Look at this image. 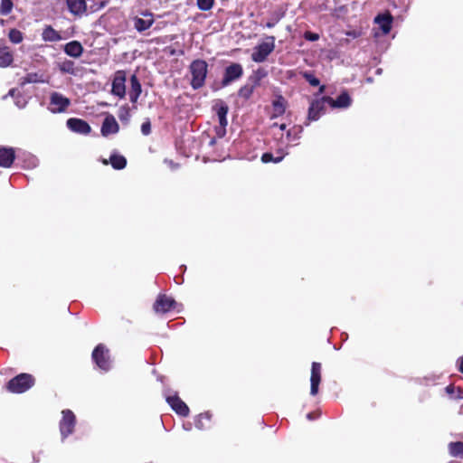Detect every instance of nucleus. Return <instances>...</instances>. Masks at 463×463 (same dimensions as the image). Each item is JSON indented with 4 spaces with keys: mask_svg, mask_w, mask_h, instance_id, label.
<instances>
[{
    "mask_svg": "<svg viewBox=\"0 0 463 463\" xmlns=\"http://www.w3.org/2000/svg\"><path fill=\"white\" fill-rule=\"evenodd\" d=\"M35 384L33 375L22 373L10 379L6 383V390L12 393H24Z\"/></svg>",
    "mask_w": 463,
    "mask_h": 463,
    "instance_id": "f257e3e1",
    "label": "nucleus"
},
{
    "mask_svg": "<svg viewBox=\"0 0 463 463\" xmlns=\"http://www.w3.org/2000/svg\"><path fill=\"white\" fill-rule=\"evenodd\" d=\"M208 64L204 60L196 59L190 64V71L192 74L191 87L196 90L201 89L205 82L208 72Z\"/></svg>",
    "mask_w": 463,
    "mask_h": 463,
    "instance_id": "f03ea898",
    "label": "nucleus"
},
{
    "mask_svg": "<svg viewBox=\"0 0 463 463\" xmlns=\"http://www.w3.org/2000/svg\"><path fill=\"white\" fill-rule=\"evenodd\" d=\"M243 75V67L241 63L232 62L224 68L223 76L219 83L214 84L212 89L217 91L225 88L232 82L240 80Z\"/></svg>",
    "mask_w": 463,
    "mask_h": 463,
    "instance_id": "7ed1b4c3",
    "label": "nucleus"
},
{
    "mask_svg": "<svg viewBox=\"0 0 463 463\" xmlns=\"http://www.w3.org/2000/svg\"><path fill=\"white\" fill-rule=\"evenodd\" d=\"M213 110L216 112L219 119V126L215 127V133L219 138L226 135V127L228 125L227 114L229 107L222 99H216L213 105Z\"/></svg>",
    "mask_w": 463,
    "mask_h": 463,
    "instance_id": "20e7f679",
    "label": "nucleus"
},
{
    "mask_svg": "<svg viewBox=\"0 0 463 463\" xmlns=\"http://www.w3.org/2000/svg\"><path fill=\"white\" fill-rule=\"evenodd\" d=\"M275 36H267L266 41L259 43L253 49L251 60L255 62H263L275 49Z\"/></svg>",
    "mask_w": 463,
    "mask_h": 463,
    "instance_id": "39448f33",
    "label": "nucleus"
},
{
    "mask_svg": "<svg viewBox=\"0 0 463 463\" xmlns=\"http://www.w3.org/2000/svg\"><path fill=\"white\" fill-rule=\"evenodd\" d=\"M93 363L102 371L109 372L111 369L109 350L103 344H99L92 351Z\"/></svg>",
    "mask_w": 463,
    "mask_h": 463,
    "instance_id": "423d86ee",
    "label": "nucleus"
},
{
    "mask_svg": "<svg viewBox=\"0 0 463 463\" xmlns=\"http://www.w3.org/2000/svg\"><path fill=\"white\" fill-rule=\"evenodd\" d=\"M62 418L59 423V429L62 439H66L69 435L72 434L75 425L76 417L74 413L67 409L62 411Z\"/></svg>",
    "mask_w": 463,
    "mask_h": 463,
    "instance_id": "0eeeda50",
    "label": "nucleus"
},
{
    "mask_svg": "<svg viewBox=\"0 0 463 463\" xmlns=\"http://www.w3.org/2000/svg\"><path fill=\"white\" fill-rule=\"evenodd\" d=\"M71 105V99L60 92L54 91L50 96V107L48 109L53 113H62Z\"/></svg>",
    "mask_w": 463,
    "mask_h": 463,
    "instance_id": "6e6552de",
    "label": "nucleus"
},
{
    "mask_svg": "<svg viewBox=\"0 0 463 463\" xmlns=\"http://www.w3.org/2000/svg\"><path fill=\"white\" fill-rule=\"evenodd\" d=\"M326 96H322L320 98H317L310 102L308 112H307V121H317L320 118L321 115L325 113L326 101L325 100Z\"/></svg>",
    "mask_w": 463,
    "mask_h": 463,
    "instance_id": "1a4fd4ad",
    "label": "nucleus"
},
{
    "mask_svg": "<svg viewBox=\"0 0 463 463\" xmlns=\"http://www.w3.org/2000/svg\"><path fill=\"white\" fill-rule=\"evenodd\" d=\"M177 302L165 294H159L153 305L155 312L165 314L175 308Z\"/></svg>",
    "mask_w": 463,
    "mask_h": 463,
    "instance_id": "9d476101",
    "label": "nucleus"
},
{
    "mask_svg": "<svg viewBox=\"0 0 463 463\" xmlns=\"http://www.w3.org/2000/svg\"><path fill=\"white\" fill-rule=\"evenodd\" d=\"M126 72L124 71H117L112 80L111 94L123 99L126 96Z\"/></svg>",
    "mask_w": 463,
    "mask_h": 463,
    "instance_id": "9b49d317",
    "label": "nucleus"
},
{
    "mask_svg": "<svg viewBox=\"0 0 463 463\" xmlns=\"http://www.w3.org/2000/svg\"><path fill=\"white\" fill-rule=\"evenodd\" d=\"M66 126L71 132L77 134L89 135L91 132V127L82 118H70L66 121Z\"/></svg>",
    "mask_w": 463,
    "mask_h": 463,
    "instance_id": "f8f14e48",
    "label": "nucleus"
},
{
    "mask_svg": "<svg viewBox=\"0 0 463 463\" xmlns=\"http://www.w3.org/2000/svg\"><path fill=\"white\" fill-rule=\"evenodd\" d=\"M325 100L332 109H347L352 104V98L347 90H343L336 99L326 96Z\"/></svg>",
    "mask_w": 463,
    "mask_h": 463,
    "instance_id": "ddd939ff",
    "label": "nucleus"
},
{
    "mask_svg": "<svg viewBox=\"0 0 463 463\" xmlns=\"http://www.w3.org/2000/svg\"><path fill=\"white\" fill-rule=\"evenodd\" d=\"M15 160L17 165L24 169H33L39 164V160L34 155L23 150H18Z\"/></svg>",
    "mask_w": 463,
    "mask_h": 463,
    "instance_id": "4468645a",
    "label": "nucleus"
},
{
    "mask_svg": "<svg viewBox=\"0 0 463 463\" xmlns=\"http://www.w3.org/2000/svg\"><path fill=\"white\" fill-rule=\"evenodd\" d=\"M166 402L177 415L181 417H187L189 415V407L177 394L166 397Z\"/></svg>",
    "mask_w": 463,
    "mask_h": 463,
    "instance_id": "2eb2a0df",
    "label": "nucleus"
},
{
    "mask_svg": "<svg viewBox=\"0 0 463 463\" xmlns=\"http://www.w3.org/2000/svg\"><path fill=\"white\" fill-rule=\"evenodd\" d=\"M321 382V364L313 362L311 364V376H310V394L315 396L319 390Z\"/></svg>",
    "mask_w": 463,
    "mask_h": 463,
    "instance_id": "dca6fc26",
    "label": "nucleus"
},
{
    "mask_svg": "<svg viewBox=\"0 0 463 463\" xmlns=\"http://www.w3.org/2000/svg\"><path fill=\"white\" fill-rule=\"evenodd\" d=\"M392 22L393 16L388 11L385 13L378 14L374 17V23L379 25V28L381 29L383 35H386L391 32Z\"/></svg>",
    "mask_w": 463,
    "mask_h": 463,
    "instance_id": "f3484780",
    "label": "nucleus"
},
{
    "mask_svg": "<svg viewBox=\"0 0 463 463\" xmlns=\"http://www.w3.org/2000/svg\"><path fill=\"white\" fill-rule=\"evenodd\" d=\"M119 131V126L115 118V117L111 114H107L105 117L101 128L100 133L103 137H108L111 134H117Z\"/></svg>",
    "mask_w": 463,
    "mask_h": 463,
    "instance_id": "a211bd4d",
    "label": "nucleus"
},
{
    "mask_svg": "<svg viewBox=\"0 0 463 463\" xmlns=\"http://www.w3.org/2000/svg\"><path fill=\"white\" fill-rule=\"evenodd\" d=\"M15 150L10 146H0V166L9 168L15 161Z\"/></svg>",
    "mask_w": 463,
    "mask_h": 463,
    "instance_id": "6ab92c4d",
    "label": "nucleus"
},
{
    "mask_svg": "<svg viewBox=\"0 0 463 463\" xmlns=\"http://www.w3.org/2000/svg\"><path fill=\"white\" fill-rule=\"evenodd\" d=\"M66 5L69 12L75 16L80 17L87 12L85 0H66Z\"/></svg>",
    "mask_w": 463,
    "mask_h": 463,
    "instance_id": "aec40b11",
    "label": "nucleus"
},
{
    "mask_svg": "<svg viewBox=\"0 0 463 463\" xmlns=\"http://www.w3.org/2000/svg\"><path fill=\"white\" fill-rule=\"evenodd\" d=\"M271 105L273 113L270 118L273 119L285 114L288 101L281 94H278L276 95L275 99L272 100Z\"/></svg>",
    "mask_w": 463,
    "mask_h": 463,
    "instance_id": "412c9836",
    "label": "nucleus"
},
{
    "mask_svg": "<svg viewBox=\"0 0 463 463\" xmlns=\"http://www.w3.org/2000/svg\"><path fill=\"white\" fill-rule=\"evenodd\" d=\"M63 52L66 55L77 59L83 54L84 48L79 41L73 40L63 46Z\"/></svg>",
    "mask_w": 463,
    "mask_h": 463,
    "instance_id": "4be33fe9",
    "label": "nucleus"
},
{
    "mask_svg": "<svg viewBox=\"0 0 463 463\" xmlns=\"http://www.w3.org/2000/svg\"><path fill=\"white\" fill-rule=\"evenodd\" d=\"M142 92V86L140 80L136 73L132 74L130 77V90H129V99L132 103H136Z\"/></svg>",
    "mask_w": 463,
    "mask_h": 463,
    "instance_id": "5701e85b",
    "label": "nucleus"
},
{
    "mask_svg": "<svg viewBox=\"0 0 463 463\" xmlns=\"http://www.w3.org/2000/svg\"><path fill=\"white\" fill-rule=\"evenodd\" d=\"M267 75L268 72L265 69L258 68L257 70H254L252 73L248 77L246 83L256 89L260 85L261 80Z\"/></svg>",
    "mask_w": 463,
    "mask_h": 463,
    "instance_id": "b1692460",
    "label": "nucleus"
},
{
    "mask_svg": "<svg viewBox=\"0 0 463 463\" xmlns=\"http://www.w3.org/2000/svg\"><path fill=\"white\" fill-rule=\"evenodd\" d=\"M288 152H284V149L279 148L277 150V156H275L271 152H265L261 156V162L264 164L268 163H279L281 162Z\"/></svg>",
    "mask_w": 463,
    "mask_h": 463,
    "instance_id": "393cba45",
    "label": "nucleus"
},
{
    "mask_svg": "<svg viewBox=\"0 0 463 463\" xmlns=\"http://www.w3.org/2000/svg\"><path fill=\"white\" fill-rule=\"evenodd\" d=\"M42 38L44 42H58L61 41V35L52 25H46L42 33Z\"/></svg>",
    "mask_w": 463,
    "mask_h": 463,
    "instance_id": "a878e982",
    "label": "nucleus"
},
{
    "mask_svg": "<svg viewBox=\"0 0 463 463\" xmlns=\"http://www.w3.org/2000/svg\"><path fill=\"white\" fill-rule=\"evenodd\" d=\"M109 163L115 170H122L127 166V158L114 151L109 156Z\"/></svg>",
    "mask_w": 463,
    "mask_h": 463,
    "instance_id": "bb28decb",
    "label": "nucleus"
},
{
    "mask_svg": "<svg viewBox=\"0 0 463 463\" xmlns=\"http://www.w3.org/2000/svg\"><path fill=\"white\" fill-rule=\"evenodd\" d=\"M14 61V55L7 46L0 47V68H6Z\"/></svg>",
    "mask_w": 463,
    "mask_h": 463,
    "instance_id": "cd10ccee",
    "label": "nucleus"
},
{
    "mask_svg": "<svg viewBox=\"0 0 463 463\" xmlns=\"http://www.w3.org/2000/svg\"><path fill=\"white\" fill-rule=\"evenodd\" d=\"M133 22H134V28L138 33H143L152 26V24H154V19L153 18L144 19V18L136 16L133 19Z\"/></svg>",
    "mask_w": 463,
    "mask_h": 463,
    "instance_id": "c85d7f7f",
    "label": "nucleus"
},
{
    "mask_svg": "<svg viewBox=\"0 0 463 463\" xmlns=\"http://www.w3.org/2000/svg\"><path fill=\"white\" fill-rule=\"evenodd\" d=\"M303 132V127L300 125H295L291 128H289L287 133L286 137L288 142H296L298 141L301 138V135Z\"/></svg>",
    "mask_w": 463,
    "mask_h": 463,
    "instance_id": "c756f323",
    "label": "nucleus"
},
{
    "mask_svg": "<svg viewBox=\"0 0 463 463\" xmlns=\"http://www.w3.org/2000/svg\"><path fill=\"white\" fill-rule=\"evenodd\" d=\"M212 413L210 411H204L195 416L194 418V426L198 430H206L209 428V426H205L203 423V420H206L208 421H211L212 420Z\"/></svg>",
    "mask_w": 463,
    "mask_h": 463,
    "instance_id": "7c9ffc66",
    "label": "nucleus"
},
{
    "mask_svg": "<svg viewBox=\"0 0 463 463\" xmlns=\"http://www.w3.org/2000/svg\"><path fill=\"white\" fill-rule=\"evenodd\" d=\"M45 80L43 79V74H40L38 72H29L24 78H22V85L30 84V83H43Z\"/></svg>",
    "mask_w": 463,
    "mask_h": 463,
    "instance_id": "2f4dec72",
    "label": "nucleus"
},
{
    "mask_svg": "<svg viewBox=\"0 0 463 463\" xmlns=\"http://www.w3.org/2000/svg\"><path fill=\"white\" fill-rule=\"evenodd\" d=\"M59 70L62 73L71 74L73 76L77 75V70L75 68V63L71 60H64L63 61L59 63Z\"/></svg>",
    "mask_w": 463,
    "mask_h": 463,
    "instance_id": "473e14b6",
    "label": "nucleus"
},
{
    "mask_svg": "<svg viewBox=\"0 0 463 463\" xmlns=\"http://www.w3.org/2000/svg\"><path fill=\"white\" fill-rule=\"evenodd\" d=\"M446 393L452 400H463V389L461 387H455L454 384H449L445 387Z\"/></svg>",
    "mask_w": 463,
    "mask_h": 463,
    "instance_id": "72a5a7b5",
    "label": "nucleus"
},
{
    "mask_svg": "<svg viewBox=\"0 0 463 463\" xmlns=\"http://www.w3.org/2000/svg\"><path fill=\"white\" fill-rule=\"evenodd\" d=\"M449 452L451 457L463 458V442L454 441L449 444Z\"/></svg>",
    "mask_w": 463,
    "mask_h": 463,
    "instance_id": "f704fd0d",
    "label": "nucleus"
},
{
    "mask_svg": "<svg viewBox=\"0 0 463 463\" xmlns=\"http://www.w3.org/2000/svg\"><path fill=\"white\" fill-rule=\"evenodd\" d=\"M254 90L255 89L251 87L250 84L245 83L238 90L237 95L239 98H241L244 100H249L251 95L253 94Z\"/></svg>",
    "mask_w": 463,
    "mask_h": 463,
    "instance_id": "c9c22d12",
    "label": "nucleus"
},
{
    "mask_svg": "<svg viewBox=\"0 0 463 463\" xmlns=\"http://www.w3.org/2000/svg\"><path fill=\"white\" fill-rule=\"evenodd\" d=\"M118 117L122 123L128 124L131 116L129 108L127 104L120 107L118 109Z\"/></svg>",
    "mask_w": 463,
    "mask_h": 463,
    "instance_id": "e433bc0d",
    "label": "nucleus"
},
{
    "mask_svg": "<svg viewBox=\"0 0 463 463\" xmlns=\"http://www.w3.org/2000/svg\"><path fill=\"white\" fill-rule=\"evenodd\" d=\"M8 38L13 43L18 44L23 42L24 34L20 30L13 28L9 31Z\"/></svg>",
    "mask_w": 463,
    "mask_h": 463,
    "instance_id": "4c0bfd02",
    "label": "nucleus"
},
{
    "mask_svg": "<svg viewBox=\"0 0 463 463\" xmlns=\"http://www.w3.org/2000/svg\"><path fill=\"white\" fill-rule=\"evenodd\" d=\"M14 7V4L12 0H1L0 4V14L7 15L9 14Z\"/></svg>",
    "mask_w": 463,
    "mask_h": 463,
    "instance_id": "58836bf2",
    "label": "nucleus"
},
{
    "mask_svg": "<svg viewBox=\"0 0 463 463\" xmlns=\"http://www.w3.org/2000/svg\"><path fill=\"white\" fill-rule=\"evenodd\" d=\"M303 78L308 82V84L312 87H317L320 84V80L310 71H305L303 73Z\"/></svg>",
    "mask_w": 463,
    "mask_h": 463,
    "instance_id": "ea45409f",
    "label": "nucleus"
},
{
    "mask_svg": "<svg viewBox=\"0 0 463 463\" xmlns=\"http://www.w3.org/2000/svg\"><path fill=\"white\" fill-rule=\"evenodd\" d=\"M215 0H197L196 5L199 10L206 12L210 11L214 5Z\"/></svg>",
    "mask_w": 463,
    "mask_h": 463,
    "instance_id": "a19ab883",
    "label": "nucleus"
},
{
    "mask_svg": "<svg viewBox=\"0 0 463 463\" xmlns=\"http://www.w3.org/2000/svg\"><path fill=\"white\" fill-rule=\"evenodd\" d=\"M14 100L15 106L18 109L25 108L27 103H28V101H27L26 98L24 97V95L22 94L21 92H18V94L15 97V99H14Z\"/></svg>",
    "mask_w": 463,
    "mask_h": 463,
    "instance_id": "79ce46f5",
    "label": "nucleus"
},
{
    "mask_svg": "<svg viewBox=\"0 0 463 463\" xmlns=\"http://www.w3.org/2000/svg\"><path fill=\"white\" fill-rule=\"evenodd\" d=\"M303 38L307 42H316L319 39V34L312 31H306L303 34Z\"/></svg>",
    "mask_w": 463,
    "mask_h": 463,
    "instance_id": "37998d69",
    "label": "nucleus"
},
{
    "mask_svg": "<svg viewBox=\"0 0 463 463\" xmlns=\"http://www.w3.org/2000/svg\"><path fill=\"white\" fill-rule=\"evenodd\" d=\"M141 133L144 136H148L151 133V122L149 118H146L141 125Z\"/></svg>",
    "mask_w": 463,
    "mask_h": 463,
    "instance_id": "c03bdc74",
    "label": "nucleus"
},
{
    "mask_svg": "<svg viewBox=\"0 0 463 463\" xmlns=\"http://www.w3.org/2000/svg\"><path fill=\"white\" fill-rule=\"evenodd\" d=\"M345 35L348 37H351L353 39L359 38L362 35V30L361 29H353L345 32Z\"/></svg>",
    "mask_w": 463,
    "mask_h": 463,
    "instance_id": "a18cd8bd",
    "label": "nucleus"
},
{
    "mask_svg": "<svg viewBox=\"0 0 463 463\" xmlns=\"http://www.w3.org/2000/svg\"><path fill=\"white\" fill-rule=\"evenodd\" d=\"M284 15H285L284 11H276L273 13L272 17L274 18L275 23H279V21L280 19H282L284 17Z\"/></svg>",
    "mask_w": 463,
    "mask_h": 463,
    "instance_id": "49530a36",
    "label": "nucleus"
},
{
    "mask_svg": "<svg viewBox=\"0 0 463 463\" xmlns=\"http://www.w3.org/2000/svg\"><path fill=\"white\" fill-rule=\"evenodd\" d=\"M164 163L168 165L173 170H175L179 167V164L175 163L172 159L165 158Z\"/></svg>",
    "mask_w": 463,
    "mask_h": 463,
    "instance_id": "de8ad7c7",
    "label": "nucleus"
},
{
    "mask_svg": "<svg viewBox=\"0 0 463 463\" xmlns=\"http://www.w3.org/2000/svg\"><path fill=\"white\" fill-rule=\"evenodd\" d=\"M18 90L16 89H11L8 93L3 97V99H6L8 96L12 97L14 99H15L16 95L18 94Z\"/></svg>",
    "mask_w": 463,
    "mask_h": 463,
    "instance_id": "09e8293b",
    "label": "nucleus"
},
{
    "mask_svg": "<svg viewBox=\"0 0 463 463\" xmlns=\"http://www.w3.org/2000/svg\"><path fill=\"white\" fill-rule=\"evenodd\" d=\"M457 367H458V370L463 373V355L458 358Z\"/></svg>",
    "mask_w": 463,
    "mask_h": 463,
    "instance_id": "8fccbe9b",
    "label": "nucleus"
},
{
    "mask_svg": "<svg viewBox=\"0 0 463 463\" xmlns=\"http://www.w3.org/2000/svg\"><path fill=\"white\" fill-rule=\"evenodd\" d=\"M278 23H275V20L273 17H271L265 24V27L267 28H273Z\"/></svg>",
    "mask_w": 463,
    "mask_h": 463,
    "instance_id": "3c124183",
    "label": "nucleus"
},
{
    "mask_svg": "<svg viewBox=\"0 0 463 463\" xmlns=\"http://www.w3.org/2000/svg\"><path fill=\"white\" fill-rule=\"evenodd\" d=\"M277 127H278L280 130H282V131L286 130V128H287V125H286V124H284V123H282V124L273 123V124H272V126H271V128H277Z\"/></svg>",
    "mask_w": 463,
    "mask_h": 463,
    "instance_id": "603ef678",
    "label": "nucleus"
},
{
    "mask_svg": "<svg viewBox=\"0 0 463 463\" xmlns=\"http://www.w3.org/2000/svg\"><path fill=\"white\" fill-rule=\"evenodd\" d=\"M319 89H318V91L316 93V96H319L321 95L322 93H324V91L326 90V85H320L319 84Z\"/></svg>",
    "mask_w": 463,
    "mask_h": 463,
    "instance_id": "864d4df0",
    "label": "nucleus"
},
{
    "mask_svg": "<svg viewBox=\"0 0 463 463\" xmlns=\"http://www.w3.org/2000/svg\"><path fill=\"white\" fill-rule=\"evenodd\" d=\"M184 429L187 431H190L192 430V423L188 422V423H184L183 425Z\"/></svg>",
    "mask_w": 463,
    "mask_h": 463,
    "instance_id": "5fc2aeb1",
    "label": "nucleus"
},
{
    "mask_svg": "<svg viewBox=\"0 0 463 463\" xmlns=\"http://www.w3.org/2000/svg\"><path fill=\"white\" fill-rule=\"evenodd\" d=\"M307 420H315V419H316V417H315V415H314V413H313V412H308V413L307 414Z\"/></svg>",
    "mask_w": 463,
    "mask_h": 463,
    "instance_id": "6e6d98bb",
    "label": "nucleus"
},
{
    "mask_svg": "<svg viewBox=\"0 0 463 463\" xmlns=\"http://www.w3.org/2000/svg\"><path fill=\"white\" fill-rule=\"evenodd\" d=\"M216 144V138L215 137H213L210 142H209V146H213Z\"/></svg>",
    "mask_w": 463,
    "mask_h": 463,
    "instance_id": "4d7b16f0",
    "label": "nucleus"
},
{
    "mask_svg": "<svg viewBox=\"0 0 463 463\" xmlns=\"http://www.w3.org/2000/svg\"><path fill=\"white\" fill-rule=\"evenodd\" d=\"M144 16H149L150 18H153V14L152 13L148 12V11H146L145 13L142 14Z\"/></svg>",
    "mask_w": 463,
    "mask_h": 463,
    "instance_id": "13d9d810",
    "label": "nucleus"
},
{
    "mask_svg": "<svg viewBox=\"0 0 463 463\" xmlns=\"http://www.w3.org/2000/svg\"><path fill=\"white\" fill-rule=\"evenodd\" d=\"M382 71H383V70H382V69H377V70H376V73H377V74H381V73H382Z\"/></svg>",
    "mask_w": 463,
    "mask_h": 463,
    "instance_id": "bf43d9fd",
    "label": "nucleus"
},
{
    "mask_svg": "<svg viewBox=\"0 0 463 463\" xmlns=\"http://www.w3.org/2000/svg\"><path fill=\"white\" fill-rule=\"evenodd\" d=\"M0 24H1V25H4V24H5V20H4V19H1V18H0Z\"/></svg>",
    "mask_w": 463,
    "mask_h": 463,
    "instance_id": "052dcab7",
    "label": "nucleus"
},
{
    "mask_svg": "<svg viewBox=\"0 0 463 463\" xmlns=\"http://www.w3.org/2000/svg\"><path fill=\"white\" fill-rule=\"evenodd\" d=\"M448 463H459V462L455 461V460H450V461H449V462H448Z\"/></svg>",
    "mask_w": 463,
    "mask_h": 463,
    "instance_id": "680f3d73",
    "label": "nucleus"
}]
</instances>
